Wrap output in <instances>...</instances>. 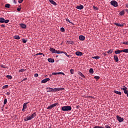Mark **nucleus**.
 Here are the masks:
<instances>
[{
  "label": "nucleus",
  "mask_w": 128,
  "mask_h": 128,
  "mask_svg": "<svg viewBox=\"0 0 128 128\" xmlns=\"http://www.w3.org/2000/svg\"><path fill=\"white\" fill-rule=\"evenodd\" d=\"M36 116V113L34 112L30 116H27L24 118V122H28V120H32Z\"/></svg>",
  "instance_id": "f257e3e1"
},
{
  "label": "nucleus",
  "mask_w": 128,
  "mask_h": 128,
  "mask_svg": "<svg viewBox=\"0 0 128 128\" xmlns=\"http://www.w3.org/2000/svg\"><path fill=\"white\" fill-rule=\"evenodd\" d=\"M62 110L63 112H70L72 110V106H64L62 107Z\"/></svg>",
  "instance_id": "f03ea898"
},
{
  "label": "nucleus",
  "mask_w": 128,
  "mask_h": 128,
  "mask_svg": "<svg viewBox=\"0 0 128 128\" xmlns=\"http://www.w3.org/2000/svg\"><path fill=\"white\" fill-rule=\"evenodd\" d=\"M0 22L2 24L5 22V24H8V22H10V20H4V18H0Z\"/></svg>",
  "instance_id": "7ed1b4c3"
},
{
  "label": "nucleus",
  "mask_w": 128,
  "mask_h": 128,
  "mask_svg": "<svg viewBox=\"0 0 128 128\" xmlns=\"http://www.w3.org/2000/svg\"><path fill=\"white\" fill-rule=\"evenodd\" d=\"M110 4H112V6H118V2H116V0H112L110 2Z\"/></svg>",
  "instance_id": "20e7f679"
},
{
  "label": "nucleus",
  "mask_w": 128,
  "mask_h": 128,
  "mask_svg": "<svg viewBox=\"0 0 128 128\" xmlns=\"http://www.w3.org/2000/svg\"><path fill=\"white\" fill-rule=\"evenodd\" d=\"M28 104V102H25L24 104L23 108L22 109V112H26V108H28V106H26V104Z\"/></svg>",
  "instance_id": "39448f33"
},
{
  "label": "nucleus",
  "mask_w": 128,
  "mask_h": 128,
  "mask_svg": "<svg viewBox=\"0 0 128 128\" xmlns=\"http://www.w3.org/2000/svg\"><path fill=\"white\" fill-rule=\"evenodd\" d=\"M64 88H53V92H60V90H64Z\"/></svg>",
  "instance_id": "423d86ee"
},
{
  "label": "nucleus",
  "mask_w": 128,
  "mask_h": 128,
  "mask_svg": "<svg viewBox=\"0 0 128 128\" xmlns=\"http://www.w3.org/2000/svg\"><path fill=\"white\" fill-rule=\"evenodd\" d=\"M116 118L118 122H122L124 120V119L122 118V117L118 116V115H117L116 116Z\"/></svg>",
  "instance_id": "0eeeda50"
},
{
  "label": "nucleus",
  "mask_w": 128,
  "mask_h": 128,
  "mask_svg": "<svg viewBox=\"0 0 128 128\" xmlns=\"http://www.w3.org/2000/svg\"><path fill=\"white\" fill-rule=\"evenodd\" d=\"M50 52H52V54H56V49L52 48H50Z\"/></svg>",
  "instance_id": "6e6552de"
},
{
  "label": "nucleus",
  "mask_w": 128,
  "mask_h": 128,
  "mask_svg": "<svg viewBox=\"0 0 128 128\" xmlns=\"http://www.w3.org/2000/svg\"><path fill=\"white\" fill-rule=\"evenodd\" d=\"M47 92H54V88H47Z\"/></svg>",
  "instance_id": "1a4fd4ad"
},
{
  "label": "nucleus",
  "mask_w": 128,
  "mask_h": 128,
  "mask_svg": "<svg viewBox=\"0 0 128 128\" xmlns=\"http://www.w3.org/2000/svg\"><path fill=\"white\" fill-rule=\"evenodd\" d=\"M50 80V78L44 79L43 80H42V84H44L46 82H48V80Z\"/></svg>",
  "instance_id": "9d476101"
},
{
  "label": "nucleus",
  "mask_w": 128,
  "mask_h": 128,
  "mask_svg": "<svg viewBox=\"0 0 128 128\" xmlns=\"http://www.w3.org/2000/svg\"><path fill=\"white\" fill-rule=\"evenodd\" d=\"M114 24H115V26H124V23H123L122 24H120V23H114Z\"/></svg>",
  "instance_id": "9b49d317"
},
{
  "label": "nucleus",
  "mask_w": 128,
  "mask_h": 128,
  "mask_svg": "<svg viewBox=\"0 0 128 128\" xmlns=\"http://www.w3.org/2000/svg\"><path fill=\"white\" fill-rule=\"evenodd\" d=\"M84 54L80 52H76V56H82Z\"/></svg>",
  "instance_id": "f8f14e48"
},
{
  "label": "nucleus",
  "mask_w": 128,
  "mask_h": 128,
  "mask_svg": "<svg viewBox=\"0 0 128 128\" xmlns=\"http://www.w3.org/2000/svg\"><path fill=\"white\" fill-rule=\"evenodd\" d=\"M79 40H86V37L84 36L80 35L79 36Z\"/></svg>",
  "instance_id": "ddd939ff"
},
{
  "label": "nucleus",
  "mask_w": 128,
  "mask_h": 128,
  "mask_svg": "<svg viewBox=\"0 0 128 128\" xmlns=\"http://www.w3.org/2000/svg\"><path fill=\"white\" fill-rule=\"evenodd\" d=\"M76 8H77L78 10H82V8H84V6L82 5L78 6L76 7Z\"/></svg>",
  "instance_id": "4468645a"
},
{
  "label": "nucleus",
  "mask_w": 128,
  "mask_h": 128,
  "mask_svg": "<svg viewBox=\"0 0 128 128\" xmlns=\"http://www.w3.org/2000/svg\"><path fill=\"white\" fill-rule=\"evenodd\" d=\"M52 4H54V6H56V2L54 0H48Z\"/></svg>",
  "instance_id": "2eb2a0df"
},
{
  "label": "nucleus",
  "mask_w": 128,
  "mask_h": 128,
  "mask_svg": "<svg viewBox=\"0 0 128 128\" xmlns=\"http://www.w3.org/2000/svg\"><path fill=\"white\" fill-rule=\"evenodd\" d=\"M78 74L79 76H82V78H86V76H84V74H82V72H78Z\"/></svg>",
  "instance_id": "dca6fc26"
},
{
  "label": "nucleus",
  "mask_w": 128,
  "mask_h": 128,
  "mask_svg": "<svg viewBox=\"0 0 128 128\" xmlns=\"http://www.w3.org/2000/svg\"><path fill=\"white\" fill-rule=\"evenodd\" d=\"M120 52H122V50H117L114 52V54H120Z\"/></svg>",
  "instance_id": "f3484780"
},
{
  "label": "nucleus",
  "mask_w": 128,
  "mask_h": 128,
  "mask_svg": "<svg viewBox=\"0 0 128 128\" xmlns=\"http://www.w3.org/2000/svg\"><path fill=\"white\" fill-rule=\"evenodd\" d=\"M114 60H116V62H118V57L117 56L114 55Z\"/></svg>",
  "instance_id": "a211bd4d"
},
{
  "label": "nucleus",
  "mask_w": 128,
  "mask_h": 128,
  "mask_svg": "<svg viewBox=\"0 0 128 128\" xmlns=\"http://www.w3.org/2000/svg\"><path fill=\"white\" fill-rule=\"evenodd\" d=\"M20 26L22 28H26V25L24 24H20Z\"/></svg>",
  "instance_id": "6ab92c4d"
},
{
  "label": "nucleus",
  "mask_w": 128,
  "mask_h": 128,
  "mask_svg": "<svg viewBox=\"0 0 128 128\" xmlns=\"http://www.w3.org/2000/svg\"><path fill=\"white\" fill-rule=\"evenodd\" d=\"M48 62H54V60L52 58H48Z\"/></svg>",
  "instance_id": "aec40b11"
},
{
  "label": "nucleus",
  "mask_w": 128,
  "mask_h": 128,
  "mask_svg": "<svg viewBox=\"0 0 128 128\" xmlns=\"http://www.w3.org/2000/svg\"><path fill=\"white\" fill-rule=\"evenodd\" d=\"M114 94H119L120 96L122 95V92H118L117 90H114Z\"/></svg>",
  "instance_id": "412c9836"
},
{
  "label": "nucleus",
  "mask_w": 128,
  "mask_h": 128,
  "mask_svg": "<svg viewBox=\"0 0 128 128\" xmlns=\"http://www.w3.org/2000/svg\"><path fill=\"white\" fill-rule=\"evenodd\" d=\"M14 38L15 40H20V36L16 35L15 36H14Z\"/></svg>",
  "instance_id": "4be33fe9"
},
{
  "label": "nucleus",
  "mask_w": 128,
  "mask_h": 128,
  "mask_svg": "<svg viewBox=\"0 0 128 128\" xmlns=\"http://www.w3.org/2000/svg\"><path fill=\"white\" fill-rule=\"evenodd\" d=\"M89 72L90 74H94V70L92 68H90V70H89Z\"/></svg>",
  "instance_id": "5701e85b"
},
{
  "label": "nucleus",
  "mask_w": 128,
  "mask_h": 128,
  "mask_svg": "<svg viewBox=\"0 0 128 128\" xmlns=\"http://www.w3.org/2000/svg\"><path fill=\"white\" fill-rule=\"evenodd\" d=\"M62 54H64L65 56H67L68 58H70V55H68V53H66V52H63Z\"/></svg>",
  "instance_id": "b1692460"
},
{
  "label": "nucleus",
  "mask_w": 128,
  "mask_h": 128,
  "mask_svg": "<svg viewBox=\"0 0 128 128\" xmlns=\"http://www.w3.org/2000/svg\"><path fill=\"white\" fill-rule=\"evenodd\" d=\"M92 58H95L96 60H99V58H100V57L99 56H92Z\"/></svg>",
  "instance_id": "393cba45"
},
{
  "label": "nucleus",
  "mask_w": 128,
  "mask_h": 128,
  "mask_svg": "<svg viewBox=\"0 0 128 128\" xmlns=\"http://www.w3.org/2000/svg\"><path fill=\"white\" fill-rule=\"evenodd\" d=\"M6 78H8V80H12V76H10V75H7L6 76Z\"/></svg>",
  "instance_id": "a878e982"
},
{
  "label": "nucleus",
  "mask_w": 128,
  "mask_h": 128,
  "mask_svg": "<svg viewBox=\"0 0 128 128\" xmlns=\"http://www.w3.org/2000/svg\"><path fill=\"white\" fill-rule=\"evenodd\" d=\"M122 52L128 53V49L122 50Z\"/></svg>",
  "instance_id": "bb28decb"
},
{
  "label": "nucleus",
  "mask_w": 128,
  "mask_h": 128,
  "mask_svg": "<svg viewBox=\"0 0 128 128\" xmlns=\"http://www.w3.org/2000/svg\"><path fill=\"white\" fill-rule=\"evenodd\" d=\"M26 69H20L19 70V72H26Z\"/></svg>",
  "instance_id": "cd10ccee"
},
{
  "label": "nucleus",
  "mask_w": 128,
  "mask_h": 128,
  "mask_svg": "<svg viewBox=\"0 0 128 128\" xmlns=\"http://www.w3.org/2000/svg\"><path fill=\"white\" fill-rule=\"evenodd\" d=\"M120 16H124V10H122L120 12Z\"/></svg>",
  "instance_id": "c85d7f7f"
},
{
  "label": "nucleus",
  "mask_w": 128,
  "mask_h": 128,
  "mask_svg": "<svg viewBox=\"0 0 128 128\" xmlns=\"http://www.w3.org/2000/svg\"><path fill=\"white\" fill-rule=\"evenodd\" d=\"M56 54H62V52H64L56 50Z\"/></svg>",
  "instance_id": "c756f323"
},
{
  "label": "nucleus",
  "mask_w": 128,
  "mask_h": 128,
  "mask_svg": "<svg viewBox=\"0 0 128 128\" xmlns=\"http://www.w3.org/2000/svg\"><path fill=\"white\" fill-rule=\"evenodd\" d=\"M52 108H54V107H53L52 105V104L47 108V110H52Z\"/></svg>",
  "instance_id": "7c9ffc66"
},
{
  "label": "nucleus",
  "mask_w": 128,
  "mask_h": 128,
  "mask_svg": "<svg viewBox=\"0 0 128 128\" xmlns=\"http://www.w3.org/2000/svg\"><path fill=\"white\" fill-rule=\"evenodd\" d=\"M10 4H6L5 5V8H10Z\"/></svg>",
  "instance_id": "2f4dec72"
},
{
  "label": "nucleus",
  "mask_w": 128,
  "mask_h": 128,
  "mask_svg": "<svg viewBox=\"0 0 128 128\" xmlns=\"http://www.w3.org/2000/svg\"><path fill=\"white\" fill-rule=\"evenodd\" d=\"M58 105V102H56L55 104H52V106H53V108H54V106H56Z\"/></svg>",
  "instance_id": "473e14b6"
},
{
  "label": "nucleus",
  "mask_w": 128,
  "mask_h": 128,
  "mask_svg": "<svg viewBox=\"0 0 128 128\" xmlns=\"http://www.w3.org/2000/svg\"><path fill=\"white\" fill-rule=\"evenodd\" d=\"M107 54H112V50H108L107 52Z\"/></svg>",
  "instance_id": "72a5a7b5"
},
{
  "label": "nucleus",
  "mask_w": 128,
  "mask_h": 128,
  "mask_svg": "<svg viewBox=\"0 0 128 128\" xmlns=\"http://www.w3.org/2000/svg\"><path fill=\"white\" fill-rule=\"evenodd\" d=\"M8 88V85H5L2 86L3 90H4V88Z\"/></svg>",
  "instance_id": "f704fd0d"
},
{
  "label": "nucleus",
  "mask_w": 128,
  "mask_h": 128,
  "mask_svg": "<svg viewBox=\"0 0 128 128\" xmlns=\"http://www.w3.org/2000/svg\"><path fill=\"white\" fill-rule=\"evenodd\" d=\"M100 76H94V78H95V80H100Z\"/></svg>",
  "instance_id": "c9c22d12"
},
{
  "label": "nucleus",
  "mask_w": 128,
  "mask_h": 128,
  "mask_svg": "<svg viewBox=\"0 0 128 128\" xmlns=\"http://www.w3.org/2000/svg\"><path fill=\"white\" fill-rule=\"evenodd\" d=\"M6 102H8V100L6 98L4 100V104H6Z\"/></svg>",
  "instance_id": "e433bc0d"
},
{
  "label": "nucleus",
  "mask_w": 128,
  "mask_h": 128,
  "mask_svg": "<svg viewBox=\"0 0 128 128\" xmlns=\"http://www.w3.org/2000/svg\"><path fill=\"white\" fill-rule=\"evenodd\" d=\"M22 42L24 44H26L28 42V40H26L25 39L23 38L22 40Z\"/></svg>",
  "instance_id": "4c0bfd02"
},
{
  "label": "nucleus",
  "mask_w": 128,
  "mask_h": 128,
  "mask_svg": "<svg viewBox=\"0 0 128 128\" xmlns=\"http://www.w3.org/2000/svg\"><path fill=\"white\" fill-rule=\"evenodd\" d=\"M57 74H62L63 76H64V73L62 72H57Z\"/></svg>",
  "instance_id": "58836bf2"
},
{
  "label": "nucleus",
  "mask_w": 128,
  "mask_h": 128,
  "mask_svg": "<svg viewBox=\"0 0 128 128\" xmlns=\"http://www.w3.org/2000/svg\"><path fill=\"white\" fill-rule=\"evenodd\" d=\"M122 90H128V88L126 87V86H124L123 88H122Z\"/></svg>",
  "instance_id": "ea45409f"
},
{
  "label": "nucleus",
  "mask_w": 128,
  "mask_h": 128,
  "mask_svg": "<svg viewBox=\"0 0 128 128\" xmlns=\"http://www.w3.org/2000/svg\"><path fill=\"white\" fill-rule=\"evenodd\" d=\"M66 22H68L70 24H74V23H72L70 21V20H68V18H66Z\"/></svg>",
  "instance_id": "a19ab883"
},
{
  "label": "nucleus",
  "mask_w": 128,
  "mask_h": 128,
  "mask_svg": "<svg viewBox=\"0 0 128 128\" xmlns=\"http://www.w3.org/2000/svg\"><path fill=\"white\" fill-rule=\"evenodd\" d=\"M60 30V32H64V28H61Z\"/></svg>",
  "instance_id": "79ce46f5"
},
{
  "label": "nucleus",
  "mask_w": 128,
  "mask_h": 128,
  "mask_svg": "<svg viewBox=\"0 0 128 128\" xmlns=\"http://www.w3.org/2000/svg\"><path fill=\"white\" fill-rule=\"evenodd\" d=\"M70 72L71 74H74V69H71L70 70Z\"/></svg>",
  "instance_id": "37998d69"
},
{
  "label": "nucleus",
  "mask_w": 128,
  "mask_h": 128,
  "mask_svg": "<svg viewBox=\"0 0 128 128\" xmlns=\"http://www.w3.org/2000/svg\"><path fill=\"white\" fill-rule=\"evenodd\" d=\"M94 128H104V126H95L94 127Z\"/></svg>",
  "instance_id": "c03bdc74"
},
{
  "label": "nucleus",
  "mask_w": 128,
  "mask_h": 128,
  "mask_svg": "<svg viewBox=\"0 0 128 128\" xmlns=\"http://www.w3.org/2000/svg\"><path fill=\"white\" fill-rule=\"evenodd\" d=\"M42 54H44L40 52V53L36 54V56H40V55L42 56Z\"/></svg>",
  "instance_id": "a18cd8bd"
},
{
  "label": "nucleus",
  "mask_w": 128,
  "mask_h": 128,
  "mask_svg": "<svg viewBox=\"0 0 128 128\" xmlns=\"http://www.w3.org/2000/svg\"><path fill=\"white\" fill-rule=\"evenodd\" d=\"M34 78H38V74H34Z\"/></svg>",
  "instance_id": "49530a36"
},
{
  "label": "nucleus",
  "mask_w": 128,
  "mask_h": 128,
  "mask_svg": "<svg viewBox=\"0 0 128 128\" xmlns=\"http://www.w3.org/2000/svg\"><path fill=\"white\" fill-rule=\"evenodd\" d=\"M22 2H24V0H19L18 1V2H19V4H22Z\"/></svg>",
  "instance_id": "de8ad7c7"
},
{
  "label": "nucleus",
  "mask_w": 128,
  "mask_h": 128,
  "mask_svg": "<svg viewBox=\"0 0 128 128\" xmlns=\"http://www.w3.org/2000/svg\"><path fill=\"white\" fill-rule=\"evenodd\" d=\"M122 44H128V42H124Z\"/></svg>",
  "instance_id": "09e8293b"
},
{
  "label": "nucleus",
  "mask_w": 128,
  "mask_h": 128,
  "mask_svg": "<svg viewBox=\"0 0 128 128\" xmlns=\"http://www.w3.org/2000/svg\"><path fill=\"white\" fill-rule=\"evenodd\" d=\"M56 74H58V72H52V76H56Z\"/></svg>",
  "instance_id": "8fccbe9b"
},
{
  "label": "nucleus",
  "mask_w": 128,
  "mask_h": 128,
  "mask_svg": "<svg viewBox=\"0 0 128 128\" xmlns=\"http://www.w3.org/2000/svg\"><path fill=\"white\" fill-rule=\"evenodd\" d=\"M124 93L126 94H128V90H124Z\"/></svg>",
  "instance_id": "3c124183"
},
{
  "label": "nucleus",
  "mask_w": 128,
  "mask_h": 128,
  "mask_svg": "<svg viewBox=\"0 0 128 128\" xmlns=\"http://www.w3.org/2000/svg\"><path fill=\"white\" fill-rule=\"evenodd\" d=\"M105 128H110V126L108 125H106Z\"/></svg>",
  "instance_id": "603ef678"
},
{
  "label": "nucleus",
  "mask_w": 128,
  "mask_h": 128,
  "mask_svg": "<svg viewBox=\"0 0 128 128\" xmlns=\"http://www.w3.org/2000/svg\"><path fill=\"white\" fill-rule=\"evenodd\" d=\"M28 80L27 78H24L22 80V82H24V80Z\"/></svg>",
  "instance_id": "864d4df0"
},
{
  "label": "nucleus",
  "mask_w": 128,
  "mask_h": 128,
  "mask_svg": "<svg viewBox=\"0 0 128 128\" xmlns=\"http://www.w3.org/2000/svg\"><path fill=\"white\" fill-rule=\"evenodd\" d=\"M93 8L94 10H98V8L96 7V6H94Z\"/></svg>",
  "instance_id": "5fc2aeb1"
},
{
  "label": "nucleus",
  "mask_w": 128,
  "mask_h": 128,
  "mask_svg": "<svg viewBox=\"0 0 128 128\" xmlns=\"http://www.w3.org/2000/svg\"><path fill=\"white\" fill-rule=\"evenodd\" d=\"M22 10V8H17V10H18V12H20V10Z\"/></svg>",
  "instance_id": "6e6d98bb"
},
{
  "label": "nucleus",
  "mask_w": 128,
  "mask_h": 128,
  "mask_svg": "<svg viewBox=\"0 0 128 128\" xmlns=\"http://www.w3.org/2000/svg\"><path fill=\"white\" fill-rule=\"evenodd\" d=\"M69 44H74V42L70 41V42H69Z\"/></svg>",
  "instance_id": "4d7b16f0"
},
{
  "label": "nucleus",
  "mask_w": 128,
  "mask_h": 128,
  "mask_svg": "<svg viewBox=\"0 0 128 128\" xmlns=\"http://www.w3.org/2000/svg\"><path fill=\"white\" fill-rule=\"evenodd\" d=\"M6 94H7V96H10V93L9 92H7Z\"/></svg>",
  "instance_id": "13d9d810"
},
{
  "label": "nucleus",
  "mask_w": 128,
  "mask_h": 128,
  "mask_svg": "<svg viewBox=\"0 0 128 128\" xmlns=\"http://www.w3.org/2000/svg\"><path fill=\"white\" fill-rule=\"evenodd\" d=\"M1 26H2V28H4L6 26H4V24H2L1 25Z\"/></svg>",
  "instance_id": "bf43d9fd"
},
{
  "label": "nucleus",
  "mask_w": 128,
  "mask_h": 128,
  "mask_svg": "<svg viewBox=\"0 0 128 128\" xmlns=\"http://www.w3.org/2000/svg\"><path fill=\"white\" fill-rule=\"evenodd\" d=\"M14 4H16V0H14Z\"/></svg>",
  "instance_id": "052dcab7"
},
{
  "label": "nucleus",
  "mask_w": 128,
  "mask_h": 128,
  "mask_svg": "<svg viewBox=\"0 0 128 128\" xmlns=\"http://www.w3.org/2000/svg\"><path fill=\"white\" fill-rule=\"evenodd\" d=\"M126 8H128V4H126Z\"/></svg>",
  "instance_id": "680f3d73"
},
{
  "label": "nucleus",
  "mask_w": 128,
  "mask_h": 128,
  "mask_svg": "<svg viewBox=\"0 0 128 128\" xmlns=\"http://www.w3.org/2000/svg\"><path fill=\"white\" fill-rule=\"evenodd\" d=\"M1 68H4V65L2 64V65H1Z\"/></svg>",
  "instance_id": "e2e57ef3"
},
{
  "label": "nucleus",
  "mask_w": 128,
  "mask_h": 128,
  "mask_svg": "<svg viewBox=\"0 0 128 128\" xmlns=\"http://www.w3.org/2000/svg\"><path fill=\"white\" fill-rule=\"evenodd\" d=\"M42 55H43V56H45V55L44 54H43Z\"/></svg>",
  "instance_id": "0e129e2a"
},
{
  "label": "nucleus",
  "mask_w": 128,
  "mask_h": 128,
  "mask_svg": "<svg viewBox=\"0 0 128 128\" xmlns=\"http://www.w3.org/2000/svg\"><path fill=\"white\" fill-rule=\"evenodd\" d=\"M126 12H128V10H126Z\"/></svg>",
  "instance_id": "69168bd1"
},
{
  "label": "nucleus",
  "mask_w": 128,
  "mask_h": 128,
  "mask_svg": "<svg viewBox=\"0 0 128 128\" xmlns=\"http://www.w3.org/2000/svg\"><path fill=\"white\" fill-rule=\"evenodd\" d=\"M127 44L128 45V41L127 42Z\"/></svg>",
  "instance_id": "338daca9"
},
{
  "label": "nucleus",
  "mask_w": 128,
  "mask_h": 128,
  "mask_svg": "<svg viewBox=\"0 0 128 128\" xmlns=\"http://www.w3.org/2000/svg\"><path fill=\"white\" fill-rule=\"evenodd\" d=\"M2 110H3V109H2Z\"/></svg>",
  "instance_id": "774afa93"
}]
</instances>
